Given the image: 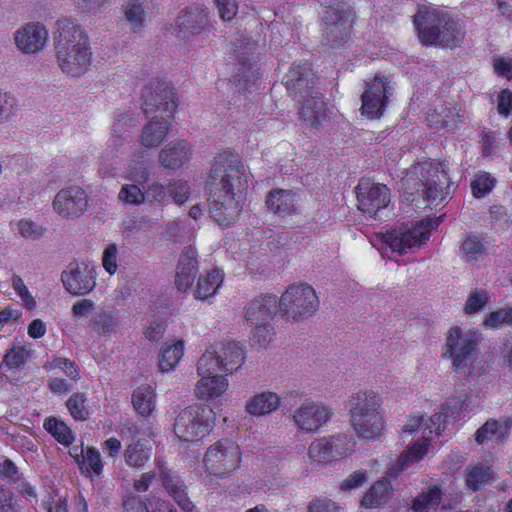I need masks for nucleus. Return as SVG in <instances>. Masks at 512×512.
Returning <instances> with one entry per match:
<instances>
[{"instance_id":"f257e3e1","label":"nucleus","mask_w":512,"mask_h":512,"mask_svg":"<svg viewBox=\"0 0 512 512\" xmlns=\"http://www.w3.org/2000/svg\"><path fill=\"white\" fill-rule=\"evenodd\" d=\"M248 177L237 155H220L212 165L206 190L210 215L219 225L229 226L237 221Z\"/></svg>"},{"instance_id":"f03ea898","label":"nucleus","mask_w":512,"mask_h":512,"mask_svg":"<svg viewBox=\"0 0 512 512\" xmlns=\"http://www.w3.org/2000/svg\"><path fill=\"white\" fill-rule=\"evenodd\" d=\"M468 395L453 397L443 404L441 411L425 421L422 416H412L402 428L401 438L405 448H435L443 446L451 437L447 428L451 420L455 421L459 413L469 408Z\"/></svg>"},{"instance_id":"7ed1b4c3","label":"nucleus","mask_w":512,"mask_h":512,"mask_svg":"<svg viewBox=\"0 0 512 512\" xmlns=\"http://www.w3.org/2000/svg\"><path fill=\"white\" fill-rule=\"evenodd\" d=\"M53 48L57 66L69 77H81L90 68L92 51L84 28L70 17L55 22Z\"/></svg>"},{"instance_id":"20e7f679","label":"nucleus","mask_w":512,"mask_h":512,"mask_svg":"<svg viewBox=\"0 0 512 512\" xmlns=\"http://www.w3.org/2000/svg\"><path fill=\"white\" fill-rule=\"evenodd\" d=\"M381 406V398L374 391L357 392L348 400L349 423L366 443L378 441L384 434Z\"/></svg>"},{"instance_id":"39448f33","label":"nucleus","mask_w":512,"mask_h":512,"mask_svg":"<svg viewBox=\"0 0 512 512\" xmlns=\"http://www.w3.org/2000/svg\"><path fill=\"white\" fill-rule=\"evenodd\" d=\"M414 25L421 43L439 47L459 46L465 36V29L457 19L442 11H419Z\"/></svg>"},{"instance_id":"423d86ee","label":"nucleus","mask_w":512,"mask_h":512,"mask_svg":"<svg viewBox=\"0 0 512 512\" xmlns=\"http://www.w3.org/2000/svg\"><path fill=\"white\" fill-rule=\"evenodd\" d=\"M479 340L477 331L452 327L446 337L443 357L452 360L456 372L470 373L476 360Z\"/></svg>"},{"instance_id":"0eeeda50","label":"nucleus","mask_w":512,"mask_h":512,"mask_svg":"<svg viewBox=\"0 0 512 512\" xmlns=\"http://www.w3.org/2000/svg\"><path fill=\"white\" fill-rule=\"evenodd\" d=\"M354 17L353 9L346 2L325 4L321 16L323 42L331 47L344 44L350 36Z\"/></svg>"},{"instance_id":"6e6552de","label":"nucleus","mask_w":512,"mask_h":512,"mask_svg":"<svg viewBox=\"0 0 512 512\" xmlns=\"http://www.w3.org/2000/svg\"><path fill=\"white\" fill-rule=\"evenodd\" d=\"M319 307L315 290L308 284L291 285L279 298L282 316L301 321L313 316Z\"/></svg>"},{"instance_id":"1a4fd4ad","label":"nucleus","mask_w":512,"mask_h":512,"mask_svg":"<svg viewBox=\"0 0 512 512\" xmlns=\"http://www.w3.org/2000/svg\"><path fill=\"white\" fill-rule=\"evenodd\" d=\"M214 413L208 405L194 404L183 409L175 419L174 433L183 441L194 442L207 435Z\"/></svg>"},{"instance_id":"9d476101","label":"nucleus","mask_w":512,"mask_h":512,"mask_svg":"<svg viewBox=\"0 0 512 512\" xmlns=\"http://www.w3.org/2000/svg\"><path fill=\"white\" fill-rule=\"evenodd\" d=\"M416 194L429 206H437L450 194V180L444 169L438 166L425 165L421 167L420 178L414 183Z\"/></svg>"},{"instance_id":"9b49d317","label":"nucleus","mask_w":512,"mask_h":512,"mask_svg":"<svg viewBox=\"0 0 512 512\" xmlns=\"http://www.w3.org/2000/svg\"><path fill=\"white\" fill-rule=\"evenodd\" d=\"M439 224V218H426L421 220L412 229L387 232L384 236V241L393 252L403 254L426 243L430 237V231L437 228Z\"/></svg>"},{"instance_id":"f8f14e48","label":"nucleus","mask_w":512,"mask_h":512,"mask_svg":"<svg viewBox=\"0 0 512 512\" xmlns=\"http://www.w3.org/2000/svg\"><path fill=\"white\" fill-rule=\"evenodd\" d=\"M233 46L238 52V73L233 76L235 87L239 92L250 91L259 79V68L254 61L257 44L254 41L237 39Z\"/></svg>"},{"instance_id":"ddd939ff","label":"nucleus","mask_w":512,"mask_h":512,"mask_svg":"<svg viewBox=\"0 0 512 512\" xmlns=\"http://www.w3.org/2000/svg\"><path fill=\"white\" fill-rule=\"evenodd\" d=\"M143 110L146 115L162 112L172 116L177 104L169 83L154 79L142 91Z\"/></svg>"},{"instance_id":"4468645a","label":"nucleus","mask_w":512,"mask_h":512,"mask_svg":"<svg viewBox=\"0 0 512 512\" xmlns=\"http://www.w3.org/2000/svg\"><path fill=\"white\" fill-rule=\"evenodd\" d=\"M392 91L393 87L390 85V81L387 78L376 75L367 83L366 89L361 96L362 114L370 119L381 117Z\"/></svg>"},{"instance_id":"2eb2a0df","label":"nucleus","mask_w":512,"mask_h":512,"mask_svg":"<svg viewBox=\"0 0 512 512\" xmlns=\"http://www.w3.org/2000/svg\"><path fill=\"white\" fill-rule=\"evenodd\" d=\"M356 196L358 209L374 217L389 203L390 190L384 184L373 183L370 179L362 178L356 187Z\"/></svg>"},{"instance_id":"dca6fc26","label":"nucleus","mask_w":512,"mask_h":512,"mask_svg":"<svg viewBox=\"0 0 512 512\" xmlns=\"http://www.w3.org/2000/svg\"><path fill=\"white\" fill-rule=\"evenodd\" d=\"M53 209L65 219H76L88 208V195L80 186H69L61 189L54 197Z\"/></svg>"},{"instance_id":"f3484780","label":"nucleus","mask_w":512,"mask_h":512,"mask_svg":"<svg viewBox=\"0 0 512 512\" xmlns=\"http://www.w3.org/2000/svg\"><path fill=\"white\" fill-rule=\"evenodd\" d=\"M65 289L72 295H86L95 285L94 267L85 262H71L61 274Z\"/></svg>"},{"instance_id":"a211bd4d","label":"nucleus","mask_w":512,"mask_h":512,"mask_svg":"<svg viewBox=\"0 0 512 512\" xmlns=\"http://www.w3.org/2000/svg\"><path fill=\"white\" fill-rule=\"evenodd\" d=\"M333 416V410L322 402L307 401L297 408L292 419L295 425L307 432H316Z\"/></svg>"},{"instance_id":"6ab92c4d","label":"nucleus","mask_w":512,"mask_h":512,"mask_svg":"<svg viewBox=\"0 0 512 512\" xmlns=\"http://www.w3.org/2000/svg\"><path fill=\"white\" fill-rule=\"evenodd\" d=\"M288 92L302 102L319 93L314 90L315 79L308 63L293 65L284 77Z\"/></svg>"},{"instance_id":"aec40b11","label":"nucleus","mask_w":512,"mask_h":512,"mask_svg":"<svg viewBox=\"0 0 512 512\" xmlns=\"http://www.w3.org/2000/svg\"><path fill=\"white\" fill-rule=\"evenodd\" d=\"M208 25L207 11L203 7H191L180 12L176 19V34L185 41L201 34Z\"/></svg>"},{"instance_id":"412c9836","label":"nucleus","mask_w":512,"mask_h":512,"mask_svg":"<svg viewBox=\"0 0 512 512\" xmlns=\"http://www.w3.org/2000/svg\"><path fill=\"white\" fill-rule=\"evenodd\" d=\"M48 40V30L40 22H29L19 28L14 34L17 48L25 54H35L41 51Z\"/></svg>"},{"instance_id":"4be33fe9","label":"nucleus","mask_w":512,"mask_h":512,"mask_svg":"<svg viewBox=\"0 0 512 512\" xmlns=\"http://www.w3.org/2000/svg\"><path fill=\"white\" fill-rule=\"evenodd\" d=\"M279 311V299L276 295L266 294L254 298L247 307L246 320L252 325L271 323Z\"/></svg>"},{"instance_id":"5701e85b","label":"nucleus","mask_w":512,"mask_h":512,"mask_svg":"<svg viewBox=\"0 0 512 512\" xmlns=\"http://www.w3.org/2000/svg\"><path fill=\"white\" fill-rule=\"evenodd\" d=\"M511 427L510 418L489 419L476 431V443L485 445L492 442L495 445H504L509 437Z\"/></svg>"},{"instance_id":"b1692460","label":"nucleus","mask_w":512,"mask_h":512,"mask_svg":"<svg viewBox=\"0 0 512 512\" xmlns=\"http://www.w3.org/2000/svg\"><path fill=\"white\" fill-rule=\"evenodd\" d=\"M204 462L211 474L223 476L239 466L240 455L237 450H207Z\"/></svg>"},{"instance_id":"393cba45","label":"nucleus","mask_w":512,"mask_h":512,"mask_svg":"<svg viewBox=\"0 0 512 512\" xmlns=\"http://www.w3.org/2000/svg\"><path fill=\"white\" fill-rule=\"evenodd\" d=\"M191 150L184 140L174 141L165 145L159 152V162L166 169L183 166L190 158Z\"/></svg>"},{"instance_id":"a878e982","label":"nucleus","mask_w":512,"mask_h":512,"mask_svg":"<svg viewBox=\"0 0 512 512\" xmlns=\"http://www.w3.org/2000/svg\"><path fill=\"white\" fill-rule=\"evenodd\" d=\"M297 195L292 190L275 189L266 198L269 211L279 217H285L296 212Z\"/></svg>"},{"instance_id":"bb28decb","label":"nucleus","mask_w":512,"mask_h":512,"mask_svg":"<svg viewBox=\"0 0 512 512\" xmlns=\"http://www.w3.org/2000/svg\"><path fill=\"white\" fill-rule=\"evenodd\" d=\"M197 274L196 251L192 247H188L183 251L178 263V271L176 275V286L179 291L185 292L191 287Z\"/></svg>"},{"instance_id":"cd10ccee","label":"nucleus","mask_w":512,"mask_h":512,"mask_svg":"<svg viewBox=\"0 0 512 512\" xmlns=\"http://www.w3.org/2000/svg\"><path fill=\"white\" fill-rule=\"evenodd\" d=\"M216 345V352L219 353L220 363H222L224 372L233 373L244 362L245 355L244 349L238 343L228 341L225 343H218Z\"/></svg>"},{"instance_id":"c85d7f7f","label":"nucleus","mask_w":512,"mask_h":512,"mask_svg":"<svg viewBox=\"0 0 512 512\" xmlns=\"http://www.w3.org/2000/svg\"><path fill=\"white\" fill-rule=\"evenodd\" d=\"M163 486L170 494L171 497L177 502V504L185 511H191L193 509V503L187 497V494L184 489L183 482L179 479V477L169 471L163 470L161 472Z\"/></svg>"},{"instance_id":"c756f323","label":"nucleus","mask_w":512,"mask_h":512,"mask_svg":"<svg viewBox=\"0 0 512 512\" xmlns=\"http://www.w3.org/2000/svg\"><path fill=\"white\" fill-rule=\"evenodd\" d=\"M170 128L167 119H154L144 125L141 133V144L146 148L158 147L166 138Z\"/></svg>"},{"instance_id":"7c9ffc66","label":"nucleus","mask_w":512,"mask_h":512,"mask_svg":"<svg viewBox=\"0 0 512 512\" xmlns=\"http://www.w3.org/2000/svg\"><path fill=\"white\" fill-rule=\"evenodd\" d=\"M301 103L300 119L311 127H318L321 119L326 115L324 101L318 95L311 94L310 98L302 100Z\"/></svg>"},{"instance_id":"2f4dec72","label":"nucleus","mask_w":512,"mask_h":512,"mask_svg":"<svg viewBox=\"0 0 512 512\" xmlns=\"http://www.w3.org/2000/svg\"><path fill=\"white\" fill-rule=\"evenodd\" d=\"M280 405V397L273 392H262L252 397L246 404V411L255 416L269 414Z\"/></svg>"},{"instance_id":"473e14b6","label":"nucleus","mask_w":512,"mask_h":512,"mask_svg":"<svg viewBox=\"0 0 512 512\" xmlns=\"http://www.w3.org/2000/svg\"><path fill=\"white\" fill-rule=\"evenodd\" d=\"M227 380L219 375L201 376L198 381L195 393L201 399L215 398L226 391Z\"/></svg>"},{"instance_id":"72a5a7b5","label":"nucleus","mask_w":512,"mask_h":512,"mask_svg":"<svg viewBox=\"0 0 512 512\" xmlns=\"http://www.w3.org/2000/svg\"><path fill=\"white\" fill-rule=\"evenodd\" d=\"M390 493V481L387 478H382L365 493L361 505L365 508H376L384 505L389 500Z\"/></svg>"},{"instance_id":"f704fd0d","label":"nucleus","mask_w":512,"mask_h":512,"mask_svg":"<svg viewBox=\"0 0 512 512\" xmlns=\"http://www.w3.org/2000/svg\"><path fill=\"white\" fill-rule=\"evenodd\" d=\"M442 495L440 486L433 485L413 499L411 509L413 512L434 511L439 507Z\"/></svg>"},{"instance_id":"c9c22d12","label":"nucleus","mask_w":512,"mask_h":512,"mask_svg":"<svg viewBox=\"0 0 512 512\" xmlns=\"http://www.w3.org/2000/svg\"><path fill=\"white\" fill-rule=\"evenodd\" d=\"M71 457L75 458L82 472L89 475H100L102 472V460L98 450H70Z\"/></svg>"},{"instance_id":"e433bc0d","label":"nucleus","mask_w":512,"mask_h":512,"mask_svg":"<svg viewBox=\"0 0 512 512\" xmlns=\"http://www.w3.org/2000/svg\"><path fill=\"white\" fill-rule=\"evenodd\" d=\"M132 404L138 414L149 416L155 408V393L148 385H141L132 394Z\"/></svg>"},{"instance_id":"4c0bfd02","label":"nucleus","mask_w":512,"mask_h":512,"mask_svg":"<svg viewBox=\"0 0 512 512\" xmlns=\"http://www.w3.org/2000/svg\"><path fill=\"white\" fill-rule=\"evenodd\" d=\"M125 19L134 33L141 32L146 26L147 12L140 0H128L124 9Z\"/></svg>"},{"instance_id":"58836bf2","label":"nucleus","mask_w":512,"mask_h":512,"mask_svg":"<svg viewBox=\"0 0 512 512\" xmlns=\"http://www.w3.org/2000/svg\"><path fill=\"white\" fill-rule=\"evenodd\" d=\"M222 281L223 274L219 269H213L206 276L199 277L194 292L195 298L204 300L214 295Z\"/></svg>"},{"instance_id":"ea45409f","label":"nucleus","mask_w":512,"mask_h":512,"mask_svg":"<svg viewBox=\"0 0 512 512\" xmlns=\"http://www.w3.org/2000/svg\"><path fill=\"white\" fill-rule=\"evenodd\" d=\"M216 345L208 348L198 360L197 372L200 376L217 375L219 371L224 372L222 363H220L219 353L216 352Z\"/></svg>"},{"instance_id":"a19ab883","label":"nucleus","mask_w":512,"mask_h":512,"mask_svg":"<svg viewBox=\"0 0 512 512\" xmlns=\"http://www.w3.org/2000/svg\"><path fill=\"white\" fill-rule=\"evenodd\" d=\"M184 343L177 341L171 345H165L159 356V368L162 372L173 370L183 356Z\"/></svg>"},{"instance_id":"79ce46f5","label":"nucleus","mask_w":512,"mask_h":512,"mask_svg":"<svg viewBox=\"0 0 512 512\" xmlns=\"http://www.w3.org/2000/svg\"><path fill=\"white\" fill-rule=\"evenodd\" d=\"M427 450H405L397 462L389 468L388 476L397 477L400 473L408 470L412 465L418 463L425 456Z\"/></svg>"},{"instance_id":"37998d69","label":"nucleus","mask_w":512,"mask_h":512,"mask_svg":"<svg viewBox=\"0 0 512 512\" xmlns=\"http://www.w3.org/2000/svg\"><path fill=\"white\" fill-rule=\"evenodd\" d=\"M44 428L64 446L70 445L74 440V434L71 429L63 421L58 420L57 418L50 417L46 419Z\"/></svg>"},{"instance_id":"c03bdc74","label":"nucleus","mask_w":512,"mask_h":512,"mask_svg":"<svg viewBox=\"0 0 512 512\" xmlns=\"http://www.w3.org/2000/svg\"><path fill=\"white\" fill-rule=\"evenodd\" d=\"M121 432L123 435L132 438L133 442L127 445V448L140 446L145 448L149 443L144 436L153 438L156 434L149 428L141 430L138 426L130 421L123 423Z\"/></svg>"},{"instance_id":"a18cd8bd","label":"nucleus","mask_w":512,"mask_h":512,"mask_svg":"<svg viewBox=\"0 0 512 512\" xmlns=\"http://www.w3.org/2000/svg\"><path fill=\"white\" fill-rule=\"evenodd\" d=\"M137 125L136 118L131 112H122L117 115L112 124V138L117 141L127 136L131 129Z\"/></svg>"},{"instance_id":"49530a36","label":"nucleus","mask_w":512,"mask_h":512,"mask_svg":"<svg viewBox=\"0 0 512 512\" xmlns=\"http://www.w3.org/2000/svg\"><path fill=\"white\" fill-rule=\"evenodd\" d=\"M485 246L477 236H468L461 246V256L467 262L478 261L485 254Z\"/></svg>"},{"instance_id":"de8ad7c7","label":"nucleus","mask_w":512,"mask_h":512,"mask_svg":"<svg viewBox=\"0 0 512 512\" xmlns=\"http://www.w3.org/2000/svg\"><path fill=\"white\" fill-rule=\"evenodd\" d=\"M87 397L84 393L72 394L67 402L66 407L71 416L78 421H84L89 417V410L86 406Z\"/></svg>"},{"instance_id":"09e8293b","label":"nucleus","mask_w":512,"mask_h":512,"mask_svg":"<svg viewBox=\"0 0 512 512\" xmlns=\"http://www.w3.org/2000/svg\"><path fill=\"white\" fill-rule=\"evenodd\" d=\"M491 476L492 472L489 467L483 465L473 466L467 473L466 485L472 490H477L481 486L485 485Z\"/></svg>"},{"instance_id":"8fccbe9b","label":"nucleus","mask_w":512,"mask_h":512,"mask_svg":"<svg viewBox=\"0 0 512 512\" xmlns=\"http://www.w3.org/2000/svg\"><path fill=\"white\" fill-rule=\"evenodd\" d=\"M495 178L487 172H481L471 181V189L475 198H482L495 186Z\"/></svg>"},{"instance_id":"3c124183","label":"nucleus","mask_w":512,"mask_h":512,"mask_svg":"<svg viewBox=\"0 0 512 512\" xmlns=\"http://www.w3.org/2000/svg\"><path fill=\"white\" fill-rule=\"evenodd\" d=\"M18 233L26 240L35 241L44 236L46 228L30 219H21L17 223Z\"/></svg>"},{"instance_id":"603ef678","label":"nucleus","mask_w":512,"mask_h":512,"mask_svg":"<svg viewBox=\"0 0 512 512\" xmlns=\"http://www.w3.org/2000/svg\"><path fill=\"white\" fill-rule=\"evenodd\" d=\"M118 198L126 204L139 205L144 202L145 194L138 185L124 184L120 189Z\"/></svg>"},{"instance_id":"864d4df0","label":"nucleus","mask_w":512,"mask_h":512,"mask_svg":"<svg viewBox=\"0 0 512 512\" xmlns=\"http://www.w3.org/2000/svg\"><path fill=\"white\" fill-rule=\"evenodd\" d=\"M252 340L259 344L261 347H268L274 340L275 330L272 323L253 325Z\"/></svg>"},{"instance_id":"5fc2aeb1","label":"nucleus","mask_w":512,"mask_h":512,"mask_svg":"<svg viewBox=\"0 0 512 512\" xmlns=\"http://www.w3.org/2000/svg\"><path fill=\"white\" fill-rule=\"evenodd\" d=\"M352 442V437L345 432H338L318 440L317 448H342Z\"/></svg>"},{"instance_id":"6e6d98bb","label":"nucleus","mask_w":512,"mask_h":512,"mask_svg":"<svg viewBox=\"0 0 512 512\" xmlns=\"http://www.w3.org/2000/svg\"><path fill=\"white\" fill-rule=\"evenodd\" d=\"M91 326L99 333L107 334L116 330L118 321L110 314L101 313L92 320Z\"/></svg>"},{"instance_id":"4d7b16f0","label":"nucleus","mask_w":512,"mask_h":512,"mask_svg":"<svg viewBox=\"0 0 512 512\" xmlns=\"http://www.w3.org/2000/svg\"><path fill=\"white\" fill-rule=\"evenodd\" d=\"M168 195L178 204L184 203L189 197V186L186 181L176 180L168 186Z\"/></svg>"},{"instance_id":"13d9d810","label":"nucleus","mask_w":512,"mask_h":512,"mask_svg":"<svg viewBox=\"0 0 512 512\" xmlns=\"http://www.w3.org/2000/svg\"><path fill=\"white\" fill-rule=\"evenodd\" d=\"M12 287L23 300L25 306L28 309H33L36 305V302L32 295L30 294L28 288L24 284L23 279L18 275H13L12 277Z\"/></svg>"},{"instance_id":"bf43d9fd","label":"nucleus","mask_w":512,"mask_h":512,"mask_svg":"<svg viewBox=\"0 0 512 512\" xmlns=\"http://www.w3.org/2000/svg\"><path fill=\"white\" fill-rule=\"evenodd\" d=\"M28 353L22 347H16L8 351L4 357V362L10 368H19L26 362Z\"/></svg>"},{"instance_id":"052dcab7","label":"nucleus","mask_w":512,"mask_h":512,"mask_svg":"<svg viewBox=\"0 0 512 512\" xmlns=\"http://www.w3.org/2000/svg\"><path fill=\"white\" fill-rule=\"evenodd\" d=\"M460 117L461 116L455 108L448 109L447 113H445L441 120H436L435 122L430 121V125H434L436 128L454 130L457 128V124L462 121Z\"/></svg>"},{"instance_id":"680f3d73","label":"nucleus","mask_w":512,"mask_h":512,"mask_svg":"<svg viewBox=\"0 0 512 512\" xmlns=\"http://www.w3.org/2000/svg\"><path fill=\"white\" fill-rule=\"evenodd\" d=\"M487 299L488 297L485 291H475L471 293L465 305V312L467 314L476 313L485 305Z\"/></svg>"},{"instance_id":"e2e57ef3","label":"nucleus","mask_w":512,"mask_h":512,"mask_svg":"<svg viewBox=\"0 0 512 512\" xmlns=\"http://www.w3.org/2000/svg\"><path fill=\"white\" fill-rule=\"evenodd\" d=\"M219 16L224 21H230L237 14V3L235 0H214Z\"/></svg>"},{"instance_id":"0e129e2a","label":"nucleus","mask_w":512,"mask_h":512,"mask_svg":"<svg viewBox=\"0 0 512 512\" xmlns=\"http://www.w3.org/2000/svg\"><path fill=\"white\" fill-rule=\"evenodd\" d=\"M50 368L61 369L68 377L73 380H77L80 377L75 362L66 358H55L50 363Z\"/></svg>"},{"instance_id":"69168bd1","label":"nucleus","mask_w":512,"mask_h":512,"mask_svg":"<svg viewBox=\"0 0 512 512\" xmlns=\"http://www.w3.org/2000/svg\"><path fill=\"white\" fill-rule=\"evenodd\" d=\"M497 110L498 113L504 117H508L512 110V92L508 89H503L499 92L497 97Z\"/></svg>"},{"instance_id":"338daca9","label":"nucleus","mask_w":512,"mask_h":512,"mask_svg":"<svg viewBox=\"0 0 512 512\" xmlns=\"http://www.w3.org/2000/svg\"><path fill=\"white\" fill-rule=\"evenodd\" d=\"M336 502L326 498H316L308 506V512H338Z\"/></svg>"},{"instance_id":"774afa93","label":"nucleus","mask_w":512,"mask_h":512,"mask_svg":"<svg viewBox=\"0 0 512 512\" xmlns=\"http://www.w3.org/2000/svg\"><path fill=\"white\" fill-rule=\"evenodd\" d=\"M146 512H176L169 502L151 497L145 502Z\"/></svg>"}]
</instances>
